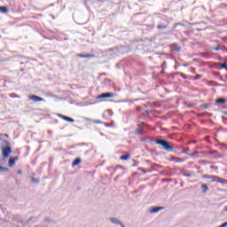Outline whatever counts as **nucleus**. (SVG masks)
<instances>
[{
  "instance_id": "nucleus-7",
  "label": "nucleus",
  "mask_w": 227,
  "mask_h": 227,
  "mask_svg": "<svg viewBox=\"0 0 227 227\" xmlns=\"http://www.w3.org/2000/svg\"><path fill=\"white\" fill-rule=\"evenodd\" d=\"M17 160H19V157H17V156L11 158L9 160V168H13V166H15V162H17Z\"/></svg>"
},
{
  "instance_id": "nucleus-24",
  "label": "nucleus",
  "mask_w": 227,
  "mask_h": 227,
  "mask_svg": "<svg viewBox=\"0 0 227 227\" xmlns=\"http://www.w3.org/2000/svg\"><path fill=\"white\" fill-rule=\"evenodd\" d=\"M180 50H181L180 46H176L175 47V51H176L177 52H179Z\"/></svg>"
},
{
  "instance_id": "nucleus-4",
  "label": "nucleus",
  "mask_w": 227,
  "mask_h": 227,
  "mask_svg": "<svg viewBox=\"0 0 227 227\" xmlns=\"http://www.w3.org/2000/svg\"><path fill=\"white\" fill-rule=\"evenodd\" d=\"M3 152V155L4 158L8 157V155H10L12 153V147L7 146L5 148L2 149Z\"/></svg>"
},
{
  "instance_id": "nucleus-21",
  "label": "nucleus",
  "mask_w": 227,
  "mask_h": 227,
  "mask_svg": "<svg viewBox=\"0 0 227 227\" xmlns=\"http://www.w3.org/2000/svg\"><path fill=\"white\" fill-rule=\"evenodd\" d=\"M189 152H191V150L187 149V150L184 151L183 153H184L185 155H189Z\"/></svg>"
},
{
  "instance_id": "nucleus-33",
  "label": "nucleus",
  "mask_w": 227,
  "mask_h": 227,
  "mask_svg": "<svg viewBox=\"0 0 227 227\" xmlns=\"http://www.w3.org/2000/svg\"><path fill=\"white\" fill-rule=\"evenodd\" d=\"M146 114H148V113H150L149 111H145Z\"/></svg>"
},
{
  "instance_id": "nucleus-27",
  "label": "nucleus",
  "mask_w": 227,
  "mask_h": 227,
  "mask_svg": "<svg viewBox=\"0 0 227 227\" xmlns=\"http://www.w3.org/2000/svg\"><path fill=\"white\" fill-rule=\"evenodd\" d=\"M161 68H163V70H164V68H166V62H163V63H162Z\"/></svg>"
},
{
  "instance_id": "nucleus-11",
  "label": "nucleus",
  "mask_w": 227,
  "mask_h": 227,
  "mask_svg": "<svg viewBox=\"0 0 227 227\" xmlns=\"http://www.w3.org/2000/svg\"><path fill=\"white\" fill-rule=\"evenodd\" d=\"M129 159H130V154L129 153L121 156V160H129Z\"/></svg>"
},
{
  "instance_id": "nucleus-17",
  "label": "nucleus",
  "mask_w": 227,
  "mask_h": 227,
  "mask_svg": "<svg viewBox=\"0 0 227 227\" xmlns=\"http://www.w3.org/2000/svg\"><path fill=\"white\" fill-rule=\"evenodd\" d=\"M157 29H160V30L168 29V26H166V25H158Z\"/></svg>"
},
{
  "instance_id": "nucleus-25",
  "label": "nucleus",
  "mask_w": 227,
  "mask_h": 227,
  "mask_svg": "<svg viewBox=\"0 0 227 227\" xmlns=\"http://www.w3.org/2000/svg\"><path fill=\"white\" fill-rule=\"evenodd\" d=\"M202 107L205 108V109H208L209 106H208V105L204 104V105H202Z\"/></svg>"
},
{
  "instance_id": "nucleus-15",
  "label": "nucleus",
  "mask_w": 227,
  "mask_h": 227,
  "mask_svg": "<svg viewBox=\"0 0 227 227\" xmlns=\"http://www.w3.org/2000/svg\"><path fill=\"white\" fill-rule=\"evenodd\" d=\"M209 178L211 182H219V176H211Z\"/></svg>"
},
{
  "instance_id": "nucleus-34",
  "label": "nucleus",
  "mask_w": 227,
  "mask_h": 227,
  "mask_svg": "<svg viewBox=\"0 0 227 227\" xmlns=\"http://www.w3.org/2000/svg\"><path fill=\"white\" fill-rule=\"evenodd\" d=\"M161 74H164V70L161 71Z\"/></svg>"
},
{
  "instance_id": "nucleus-5",
  "label": "nucleus",
  "mask_w": 227,
  "mask_h": 227,
  "mask_svg": "<svg viewBox=\"0 0 227 227\" xmlns=\"http://www.w3.org/2000/svg\"><path fill=\"white\" fill-rule=\"evenodd\" d=\"M111 223H113V224H119L121 227H125V225L123 224V223H121L118 218L116 217H112L110 218Z\"/></svg>"
},
{
  "instance_id": "nucleus-36",
  "label": "nucleus",
  "mask_w": 227,
  "mask_h": 227,
  "mask_svg": "<svg viewBox=\"0 0 227 227\" xmlns=\"http://www.w3.org/2000/svg\"><path fill=\"white\" fill-rule=\"evenodd\" d=\"M226 212H227V207H226Z\"/></svg>"
},
{
  "instance_id": "nucleus-20",
  "label": "nucleus",
  "mask_w": 227,
  "mask_h": 227,
  "mask_svg": "<svg viewBox=\"0 0 227 227\" xmlns=\"http://www.w3.org/2000/svg\"><path fill=\"white\" fill-rule=\"evenodd\" d=\"M220 66H221V68H226L227 64L226 63H221Z\"/></svg>"
},
{
  "instance_id": "nucleus-22",
  "label": "nucleus",
  "mask_w": 227,
  "mask_h": 227,
  "mask_svg": "<svg viewBox=\"0 0 227 227\" xmlns=\"http://www.w3.org/2000/svg\"><path fill=\"white\" fill-rule=\"evenodd\" d=\"M93 123L101 125L103 122H102V121H93Z\"/></svg>"
},
{
  "instance_id": "nucleus-14",
  "label": "nucleus",
  "mask_w": 227,
  "mask_h": 227,
  "mask_svg": "<svg viewBox=\"0 0 227 227\" xmlns=\"http://www.w3.org/2000/svg\"><path fill=\"white\" fill-rule=\"evenodd\" d=\"M218 184H222L223 185H226L227 184V180L224 179V178L219 177Z\"/></svg>"
},
{
  "instance_id": "nucleus-35",
  "label": "nucleus",
  "mask_w": 227,
  "mask_h": 227,
  "mask_svg": "<svg viewBox=\"0 0 227 227\" xmlns=\"http://www.w3.org/2000/svg\"><path fill=\"white\" fill-rule=\"evenodd\" d=\"M196 153H193L192 155H195Z\"/></svg>"
},
{
  "instance_id": "nucleus-30",
  "label": "nucleus",
  "mask_w": 227,
  "mask_h": 227,
  "mask_svg": "<svg viewBox=\"0 0 227 227\" xmlns=\"http://www.w3.org/2000/svg\"><path fill=\"white\" fill-rule=\"evenodd\" d=\"M143 132V129L138 130V134H141Z\"/></svg>"
},
{
  "instance_id": "nucleus-2",
  "label": "nucleus",
  "mask_w": 227,
  "mask_h": 227,
  "mask_svg": "<svg viewBox=\"0 0 227 227\" xmlns=\"http://www.w3.org/2000/svg\"><path fill=\"white\" fill-rule=\"evenodd\" d=\"M114 97V93L106 92V93H102L101 95H98L97 98L98 100H99V98H113Z\"/></svg>"
},
{
  "instance_id": "nucleus-6",
  "label": "nucleus",
  "mask_w": 227,
  "mask_h": 227,
  "mask_svg": "<svg viewBox=\"0 0 227 227\" xmlns=\"http://www.w3.org/2000/svg\"><path fill=\"white\" fill-rule=\"evenodd\" d=\"M59 117L61 118L62 120H64L65 121H68L69 123H74V121H75L74 119L65 116L61 114H59Z\"/></svg>"
},
{
  "instance_id": "nucleus-10",
  "label": "nucleus",
  "mask_w": 227,
  "mask_h": 227,
  "mask_svg": "<svg viewBox=\"0 0 227 227\" xmlns=\"http://www.w3.org/2000/svg\"><path fill=\"white\" fill-rule=\"evenodd\" d=\"M226 102H227V100L224 99V98H218V99L215 100L216 104H221V105L226 104Z\"/></svg>"
},
{
  "instance_id": "nucleus-26",
  "label": "nucleus",
  "mask_w": 227,
  "mask_h": 227,
  "mask_svg": "<svg viewBox=\"0 0 227 227\" xmlns=\"http://www.w3.org/2000/svg\"><path fill=\"white\" fill-rule=\"evenodd\" d=\"M32 182H33L34 184H38V180H37V179H35V178H32Z\"/></svg>"
},
{
  "instance_id": "nucleus-16",
  "label": "nucleus",
  "mask_w": 227,
  "mask_h": 227,
  "mask_svg": "<svg viewBox=\"0 0 227 227\" xmlns=\"http://www.w3.org/2000/svg\"><path fill=\"white\" fill-rule=\"evenodd\" d=\"M0 12L2 13H8V8L4 6H0Z\"/></svg>"
},
{
  "instance_id": "nucleus-23",
  "label": "nucleus",
  "mask_w": 227,
  "mask_h": 227,
  "mask_svg": "<svg viewBox=\"0 0 227 227\" xmlns=\"http://www.w3.org/2000/svg\"><path fill=\"white\" fill-rule=\"evenodd\" d=\"M213 51H221V47H219V46L214 47Z\"/></svg>"
},
{
  "instance_id": "nucleus-12",
  "label": "nucleus",
  "mask_w": 227,
  "mask_h": 227,
  "mask_svg": "<svg viewBox=\"0 0 227 227\" xmlns=\"http://www.w3.org/2000/svg\"><path fill=\"white\" fill-rule=\"evenodd\" d=\"M81 161H82L81 159H79V158L75 159V160L73 161V163H72L73 168L75 167V166H79V163H80Z\"/></svg>"
},
{
  "instance_id": "nucleus-13",
  "label": "nucleus",
  "mask_w": 227,
  "mask_h": 227,
  "mask_svg": "<svg viewBox=\"0 0 227 227\" xmlns=\"http://www.w3.org/2000/svg\"><path fill=\"white\" fill-rule=\"evenodd\" d=\"M10 169L6 167L0 166V173H8Z\"/></svg>"
},
{
  "instance_id": "nucleus-8",
  "label": "nucleus",
  "mask_w": 227,
  "mask_h": 227,
  "mask_svg": "<svg viewBox=\"0 0 227 227\" xmlns=\"http://www.w3.org/2000/svg\"><path fill=\"white\" fill-rule=\"evenodd\" d=\"M162 207H153V209H151V214H157V212H160V210H162Z\"/></svg>"
},
{
  "instance_id": "nucleus-29",
  "label": "nucleus",
  "mask_w": 227,
  "mask_h": 227,
  "mask_svg": "<svg viewBox=\"0 0 227 227\" xmlns=\"http://www.w3.org/2000/svg\"><path fill=\"white\" fill-rule=\"evenodd\" d=\"M18 175H22V170H18Z\"/></svg>"
},
{
  "instance_id": "nucleus-28",
  "label": "nucleus",
  "mask_w": 227,
  "mask_h": 227,
  "mask_svg": "<svg viewBox=\"0 0 227 227\" xmlns=\"http://www.w3.org/2000/svg\"><path fill=\"white\" fill-rule=\"evenodd\" d=\"M184 176L191 177L192 175L191 174H184Z\"/></svg>"
},
{
  "instance_id": "nucleus-1",
  "label": "nucleus",
  "mask_w": 227,
  "mask_h": 227,
  "mask_svg": "<svg viewBox=\"0 0 227 227\" xmlns=\"http://www.w3.org/2000/svg\"><path fill=\"white\" fill-rule=\"evenodd\" d=\"M156 145H160L166 152H173V146L169 145V143L166 140L158 139L156 140Z\"/></svg>"
},
{
  "instance_id": "nucleus-31",
  "label": "nucleus",
  "mask_w": 227,
  "mask_h": 227,
  "mask_svg": "<svg viewBox=\"0 0 227 227\" xmlns=\"http://www.w3.org/2000/svg\"><path fill=\"white\" fill-rule=\"evenodd\" d=\"M201 56H207V53H201Z\"/></svg>"
},
{
  "instance_id": "nucleus-32",
  "label": "nucleus",
  "mask_w": 227,
  "mask_h": 227,
  "mask_svg": "<svg viewBox=\"0 0 227 227\" xmlns=\"http://www.w3.org/2000/svg\"><path fill=\"white\" fill-rule=\"evenodd\" d=\"M200 77H201V75H197L196 79H200Z\"/></svg>"
},
{
  "instance_id": "nucleus-18",
  "label": "nucleus",
  "mask_w": 227,
  "mask_h": 227,
  "mask_svg": "<svg viewBox=\"0 0 227 227\" xmlns=\"http://www.w3.org/2000/svg\"><path fill=\"white\" fill-rule=\"evenodd\" d=\"M202 192H207L208 191V186L207 184L201 185Z\"/></svg>"
},
{
  "instance_id": "nucleus-9",
  "label": "nucleus",
  "mask_w": 227,
  "mask_h": 227,
  "mask_svg": "<svg viewBox=\"0 0 227 227\" xmlns=\"http://www.w3.org/2000/svg\"><path fill=\"white\" fill-rule=\"evenodd\" d=\"M79 58H95V54H79L78 55Z\"/></svg>"
},
{
  "instance_id": "nucleus-3",
  "label": "nucleus",
  "mask_w": 227,
  "mask_h": 227,
  "mask_svg": "<svg viewBox=\"0 0 227 227\" xmlns=\"http://www.w3.org/2000/svg\"><path fill=\"white\" fill-rule=\"evenodd\" d=\"M29 99L33 100L34 102H45V99H43V98H40L36 95L30 96Z\"/></svg>"
},
{
  "instance_id": "nucleus-19",
  "label": "nucleus",
  "mask_w": 227,
  "mask_h": 227,
  "mask_svg": "<svg viewBox=\"0 0 227 227\" xmlns=\"http://www.w3.org/2000/svg\"><path fill=\"white\" fill-rule=\"evenodd\" d=\"M176 162H184V159H180V158H176Z\"/></svg>"
}]
</instances>
